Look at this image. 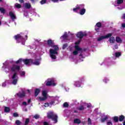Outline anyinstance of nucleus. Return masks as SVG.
Listing matches in <instances>:
<instances>
[{
	"label": "nucleus",
	"mask_w": 125,
	"mask_h": 125,
	"mask_svg": "<svg viewBox=\"0 0 125 125\" xmlns=\"http://www.w3.org/2000/svg\"><path fill=\"white\" fill-rule=\"evenodd\" d=\"M20 70V66L17 65H13L5 68L4 71L6 73H10L9 75L10 78H11L12 83L16 84L18 82V76H17V72Z\"/></svg>",
	"instance_id": "nucleus-1"
},
{
	"label": "nucleus",
	"mask_w": 125,
	"mask_h": 125,
	"mask_svg": "<svg viewBox=\"0 0 125 125\" xmlns=\"http://www.w3.org/2000/svg\"><path fill=\"white\" fill-rule=\"evenodd\" d=\"M44 45H48L52 47L49 50L50 56L52 59H56V56L58 55V50H59V47L58 46L54 45V42L51 40H49L47 41H44L43 42Z\"/></svg>",
	"instance_id": "nucleus-2"
},
{
	"label": "nucleus",
	"mask_w": 125,
	"mask_h": 125,
	"mask_svg": "<svg viewBox=\"0 0 125 125\" xmlns=\"http://www.w3.org/2000/svg\"><path fill=\"white\" fill-rule=\"evenodd\" d=\"M40 60L41 58H39L37 60V61H36L34 62V61L31 59L22 60V59H20L18 61L16 62V63L17 64H20V63L23 62V63H24L25 65H30V64L33 63L34 65H37L38 66L40 64H41V62H40Z\"/></svg>",
	"instance_id": "nucleus-3"
},
{
	"label": "nucleus",
	"mask_w": 125,
	"mask_h": 125,
	"mask_svg": "<svg viewBox=\"0 0 125 125\" xmlns=\"http://www.w3.org/2000/svg\"><path fill=\"white\" fill-rule=\"evenodd\" d=\"M15 39L17 41V42H21L23 45H25V42L28 40L27 35H24V34L21 33L15 36Z\"/></svg>",
	"instance_id": "nucleus-4"
},
{
	"label": "nucleus",
	"mask_w": 125,
	"mask_h": 125,
	"mask_svg": "<svg viewBox=\"0 0 125 125\" xmlns=\"http://www.w3.org/2000/svg\"><path fill=\"white\" fill-rule=\"evenodd\" d=\"M78 10H80V14L81 15H83L85 13V9H84V5H79L77 7L73 8V11L74 12H78Z\"/></svg>",
	"instance_id": "nucleus-5"
},
{
	"label": "nucleus",
	"mask_w": 125,
	"mask_h": 125,
	"mask_svg": "<svg viewBox=\"0 0 125 125\" xmlns=\"http://www.w3.org/2000/svg\"><path fill=\"white\" fill-rule=\"evenodd\" d=\"M80 42H81V39H80L77 42H75V46H74L75 50L72 52L73 55H77L79 53V51H82V48L79 47Z\"/></svg>",
	"instance_id": "nucleus-6"
},
{
	"label": "nucleus",
	"mask_w": 125,
	"mask_h": 125,
	"mask_svg": "<svg viewBox=\"0 0 125 125\" xmlns=\"http://www.w3.org/2000/svg\"><path fill=\"white\" fill-rule=\"evenodd\" d=\"M47 116L49 119H52V120L54 121V123L55 124H56V123H57V118L58 117L55 113L52 112H50L48 113Z\"/></svg>",
	"instance_id": "nucleus-7"
},
{
	"label": "nucleus",
	"mask_w": 125,
	"mask_h": 125,
	"mask_svg": "<svg viewBox=\"0 0 125 125\" xmlns=\"http://www.w3.org/2000/svg\"><path fill=\"white\" fill-rule=\"evenodd\" d=\"M42 97H39V101H44L47 99V91L46 90H43L42 91Z\"/></svg>",
	"instance_id": "nucleus-8"
},
{
	"label": "nucleus",
	"mask_w": 125,
	"mask_h": 125,
	"mask_svg": "<svg viewBox=\"0 0 125 125\" xmlns=\"http://www.w3.org/2000/svg\"><path fill=\"white\" fill-rule=\"evenodd\" d=\"M45 83L46 85L48 86L50 85H53V86L56 85V83H55V80L54 79H48L45 82Z\"/></svg>",
	"instance_id": "nucleus-9"
},
{
	"label": "nucleus",
	"mask_w": 125,
	"mask_h": 125,
	"mask_svg": "<svg viewBox=\"0 0 125 125\" xmlns=\"http://www.w3.org/2000/svg\"><path fill=\"white\" fill-rule=\"evenodd\" d=\"M112 33H109L108 34H106L104 36H101L98 38V41L99 42H100V41H102V40H104V39H109L110 37H112Z\"/></svg>",
	"instance_id": "nucleus-10"
},
{
	"label": "nucleus",
	"mask_w": 125,
	"mask_h": 125,
	"mask_svg": "<svg viewBox=\"0 0 125 125\" xmlns=\"http://www.w3.org/2000/svg\"><path fill=\"white\" fill-rule=\"evenodd\" d=\"M84 36H86V33L82 31L79 32L76 34V37H77V38H79L80 39L83 38Z\"/></svg>",
	"instance_id": "nucleus-11"
},
{
	"label": "nucleus",
	"mask_w": 125,
	"mask_h": 125,
	"mask_svg": "<svg viewBox=\"0 0 125 125\" xmlns=\"http://www.w3.org/2000/svg\"><path fill=\"white\" fill-rule=\"evenodd\" d=\"M9 15L10 16H11V19H12V20H14V19H16V17L15 16V14H14V12H10Z\"/></svg>",
	"instance_id": "nucleus-12"
},
{
	"label": "nucleus",
	"mask_w": 125,
	"mask_h": 125,
	"mask_svg": "<svg viewBox=\"0 0 125 125\" xmlns=\"http://www.w3.org/2000/svg\"><path fill=\"white\" fill-rule=\"evenodd\" d=\"M124 2V0H117V3H113L115 6H118V5L123 3Z\"/></svg>",
	"instance_id": "nucleus-13"
},
{
	"label": "nucleus",
	"mask_w": 125,
	"mask_h": 125,
	"mask_svg": "<svg viewBox=\"0 0 125 125\" xmlns=\"http://www.w3.org/2000/svg\"><path fill=\"white\" fill-rule=\"evenodd\" d=\"M55 103V102H51L49 104H48V103H45L43 106L44 107H48L49 106H50V105H53V104H54Z\"/></svg>",
	"instance_id": "nucleus-14"
},
{
	"label": "nucleus",
	"mask_w": 125,
	"mask_h": 125,
	"mask_svg": "<svg viewBox=\"0 0 125 125\" xmlns=\"http://www.w3.org/2000/svg\"><path fill=\"white\" fill-rule=\"evenodd\" d=\"M24 6L25 8H27L28 9L31 8V6L30 3H25L24 4Z\"/></svg>",
	"instance_id": "nucleus-15"
},
{
	"label": "nucleus",
	"mask_w": 125,
	"mask_h": 125,
	"mask_svg": "<svg viewBox=\"0 0 125 125\" xmlns=\"http://www.w3.org/2000/svg\"><path fill=\"white\" fill-rule=\"evenodd\" d=\"M67 32H65L64 34L61 37L62 41H65L67 39Z\"/></svg>",
	"instance_id": "nucleus-16"
},
{
	"label": "nucleus",
	"mask_w": 125,
	"mask_h": 125,
	"mask_svg": "<svg viewBox=\"0 0 125 125\" xmlns=\"http://www.w3.org/2000/svg\"><path fill=\"white\" fill-rule=\"evenodd\" d=\"M41 92V89L37 88L35 90V96H37V95H39V94Z\"/></svg>",
	"instance_id": "nucleus-17"
},
{
	"label": "nucleus",
	"mask_w": 125,
	"mask_h": 125,
	"mask_svg": "<svg viewBox=\"0 0 125 125\" xmlns=\"http://www.w3.org/2000/svg\"><path fill=\"white\" fill-rule=\"evenodd\" d=\"M74 85L77 87L81 86V83L79 81H76L74 82Z\"/></svg>",
	"instance_id": "nucleus-18"
},
{
	"label": "nucleus",
	"mask_w": 125,
	"mask_h": 125,
	"mask_svg": "<svg viewBox=\"0 0 125 125\" xmlns=\"http://www.w3.org/2000/svg\"><path fill=\"white\" fill-rule=\"evenodd\" d=\"M116 42H118L119 43H121L122 41V39L120 37H117L116 38Z\"/></svg>",
	"instance_id": "nucleus-19"
},
{
	"label": "nucleus",
	"mask_w": 125,
	"mask_h": 125,
	"mask_svg": "<svg viewBox=\"0 0 125 125\" xmlns=\"http://www.w3.org/2000/svg\"><path fill=\"white\" fill-rule=\"evenodd\" d=\"M109 42L110 43H114V42H115V38L110 37L109 38Z\"/></svg>",
	"instance_id": "nucleus-20"
},
{
	"label": "nucleus",
	"mask_w": 125,
	"mask_h": 125,
	"mask_svg": "<svg viewBox=\"0 0 125 125\" xmlns=\"http://www.w3.org/2000/svg\"><path fill=\"white\" fill-rule=\"evenodd\" d=\"M74 124H77L78 125L80 124V123H81V121L80 119H76L74 120Z\"/></svg>",
	"instance_id": "nucleus-21"
},
{
	"label": "nucleus",
	"mask_w": 125,
	"mask_h": 125,
	"mask_svg": "<svg viewBox=\"0 0 125 125\" xmlns=\"http://www.w3.org/2000/svg\"><path fill=\"white\" fill-rule=\"evenodd\" d=\"M17 95H18L19 97H23L25 96V93L24 92L22 93H20L17 94Z\"/></svg>",
	"instance_id": "nucleus-22"
},
{
	"label": "nucleus",
	"mask_w": 125,
	"mask_h": 125,
	"mask_svg": "<svg viewBox=\"0 0 125 125\" xmlns=\"http://www.w3.org/2000/svg\"><path fill=\"white\" fill-rule=\"evenodd\" d=\"M4 111L6 113H8V112L10 111V108H9L8 107H5L4 108Z\"/></svg>",
	"instance_id": "nucleus-23"
},
{
	"label": "nucleus",
	"mask_w": 125,
	"mask_h": 125,
	"mask_svg": "<svg viewBox=\"0 0 125 125\" xmlns=\"http://www.w3.org/2000/svg\"><path fill=\"white\" fill-rule=\"evenodd\" d=\"M123 120H125V116L121 115L119 117L120 122H123Z\"/></svg>",
	"instance_id": "nucleus-24"
},
{
	"label": "nucleus",
	"mask_w": 125,
	"mask_h": 125,
	"mask_svg": "<svg viewBox=\"0 0 125 125\" xmlns=\"http://www.w3.org/2000/svg\"><path fill=\"white\" fill-rule=\"evenodd\" d=\"M113 120L114 121V122H115L116 123H117V122L119 121V117L115 116L113 118Z\"/></svg>",
	"instance_id": "nucleus-25"
},
{
	"label": "nucleus",
	"mask_w": 125,
	"mask_h": 125,
	"mask_svg": "<svg viewBox=\"0 0 125 125\" xmlns=\"http://www.w3.org/2000/svg\"><path fill=\"white\" fill-rule=\"evenodd\" d=\"M0 11L1 13H5V9L3 8H0Z\"/></svg>",
	"instance_id": "nucleus-26"
},
{
	"label": "nucleus",
	"mask_w": 125,
	"mask_h": 125,
	"mask_svg": "<svg viewBox=\"0 0 125 125\" xmlns=\"http://www.w3.org/2000/svg\"><path fill=\"white\" fill-rule=\"evenodd\" d=\"M15 7H17V8H21V5L20 4H18V3H16L15 4Z\"/></svg>",
	"instance_id": "nucleus-27"
},
{
	"label": "nucleus",
	"mask_w": 125,
	"mask_h": 125,
	"mask_svg": "<svg viewBox=\"0 0 125 125\" xmlns=\"http://www.w3.org/2000/svg\"><path fill=\"white\" fill-rule=\"evenodd\" d=\"M20 75L21 77H25V72L24 71L21 72Z\"/></svg>",
	"instance_id": "nucleus-28"
},
{
	"label": "nucleus",
	"mask_w": 125,
	"mask_h": 125,
	"mask_svg": "<svg viewBox=\"0 0 125 125\" xmlns=\"http://www.w3.org/2000/svg\"><path fill=\"white\" fill-rule=\"evenodd\" d=\"M97 27L98 28H100L101 27V23L98 22L96 25V27Z\"/></svg>",
	"instance_id": "nucleus-29"
},
{
	"label": "nucleus",
	"mask_w": 125,
	"mask_h": 125,
	"mask_svg": "<svg viewBox=\"0 0 125 125\" xmlns=\"http://www.w3.org/2000/svg\"><path fill=\"white\" fill-rule=\"evenodd\" d=\"M119 56H121V53H120V52L115 53V57H119Z\"/></svg>",
	"instance_id": "nucleus-30"
},
{
	"label": "nucleus",
	"mask_w": 125,
	"mask_h": 125,
	"mask_svg": "<svg viewBox=\"0 0 125 125\" xmlns=\"http://www.w3.org/2000/svg\"><path fill=\"white\" fill-rule=\"evenodd\" d=\"M46 2V0H42L41 1V4H44V3H45Z\"/></svg>",
	"instance_id": "nucleus-31"
},
{
	"label": "nucleus",
	"mask_w": 125,
	"mask_h": 125,
	"mask_svg": "<svg viewBox=\"0 0 125 125\" xmlns=\"http://www.w3.org/2000/svg\"><path fill=\"white\" fill-rule=\"evenodd\" d=\"M29 122H30V120H29V119H26L25 125H28V124H29Z\"/></svg>",
	"instance_id": "nucleus-32"
},
{
	"label": "nucleus",
	"mask_w": 125,
	"mask_h": 125,
	"mask_svg": "<svg viewBox=\"0 0 125 125\" xmlns=\"http://www.w3.org/2000/svg\"><path fill=\"white\" fill-rule=\"evenodd\" d=\"M107 119H108V117H106L104 118H103V119H102V123H104V122H105V121H106V120H107Z\"/></svg>",
	"instance_id": "nucleus-33"
},
{
	"label": "nucleus",
	"mask_w": 125,
	"mask_h": 125,
	"mask_svg": "<svg viewBox=\"0 0 125 125\" xmlns=\"http://www.w3.org/2000/svg\"><path fill=\"white\" fill-rule=\"evenodd\" d=\"M16 124L17 125H20L21 124V122L19 120H17L16 122Z\"/></svg>",
	"instance_id": "nucleus-34"
},
{
	"label": "nucleus",
	"mask_w": 125,
	"mask_h": 125,
	"mask_svg": "<svg viewBox=\"0 0 125 125\" xmlns=\"http://www.w3.org/2000/svg\"><path fill=\"white\" fill-rule=\"evenodd\" d=\"M88 125H91V120L90 118L88 119Z\"/></svg>",
	"instance_id": "nucleus-35"
},
{
	"label": "nucleus",
	"mask_w": 125,
	"mask_h": 125,
	"mask_svg": "<svg viewBox=\"0 0 125 125\" xmlns=\"http://www.w3.org/2000/svg\"><path fill=\"white\" fill-rule=\"evenodd\" d=\"M84 109V107L83 106H81L79 107V110L80 111H82Z\"/></svg>",
	"instance_id": "nucleus-36"
},
{
	"label": "nucleus",
	"mask_w": 125,
	"mask_h": 125,
	"mask_svg": "<svg viewBox=\"0 0 125 125\" xmlns=\"http://www.w3.org/2000/svg\"><path fill=\"white\" fill-rule=\"evenodd\" d=\"M67 46H68V45L67 44H63V45L62 46L63 49H65V48H66V47H67Z\"/></svg>",
	"instance_id": "nucleus-37"
},
{
	"label": "nucleus",
	"mask_w": 125,
	"mask_h": 125,
	"mask_svg": "<svg viewBox=\"0 0 125 125\" xmlns=\"http://www.w3.org/2000/svg\"><path fill=\"white\" fill-rule=\"evenodd\" d=\"M69 106V104H68V103H65L64 104H63V106L64 107H68Z\"/></svg>",
	"instance_id": "nucleus-38"
},
{
	"label": "nucleus",
	"mask_w": 125,
	"mask_h": 125,
	"mask_svg": "<svg viewBox=\"0 0 125 125\" xmlns=\"http://www.w3.org/2000/svg\"><path fill=\"white\" fill-rule=\"evenodd\" d=\"M34 118L35 119H39V118H40V116L39 115H36L35 116H34Z\"/></svg>",
	"instance_id": "nucleus-39"
},
{
	"label": "nucleus",
	"mask_w": 125,
	"mask_h": 125,
	"mask_svg": "<svg viewBox=\"0 0 125 125\" xmlns=\"http://www.w3.org/2000/svg\"><path fill=\"white\" fill-rule=\"evenodd\" d=\"M13 116L14 117H18V114L17 113H14L13 114Z\"/></svg>",
	"instance_id": "nucleus-40"
},
{
	"label": "nucleus",
	"mask_w": 125,
	"mask_h": 125,
	"mask_svg": "<svg viewBox=\"0 0 125 125\" xmlns=\"http://www.w3.org/2000/svg\"><path fill=\"white\" fill-rule=\"evenodd\" d=\"M2 86H3V87H5V86H6V84L5 83H2Z\"/></svg>",
	"instance_id": "nucleus-41"
},
{
	"label": "nucleus",
	"mask_w": 125,
	"mask_h": 125,
	"mask_svg": "<svg viewBox=\"0 0 125 125\" xmlns=\"http://www.w3.org/2000/svg\"><path fill=\"white\" fill-rule=\"evenodd\" d=\"M24 16H25V17H27V16H28V13L27 12H25L24 13Z\"/></svg>",
	"instance_id": "nucleus-42"
},
{
	"label": "nucleus",
	"mask_w": 125,
	"mask_h": 125,
	"mask_svg": "<svg viewBox=\"0 0 125 125\" xmlns=\"http://www.w3.org/2000/svg\"><path fill=\"white\" fill-rule=\"evenodd\" d=\"M107 125H113V124L111 122H108L107 123Z\"/></svg>",
	"instance_id": "nucleus-43"
},
{
	"label": "nucleus",
	"mask_w": 125,
	"mask_h": 125,
	"mask_svg": "<svg viewBox=\"0 0 125 125\" xmlns=\"http://www.w3.org/2000/svg\"><path fill=\"white\" fill-rule=\"evenodd\" d=\"M54 100L56 101V100H58V99H59V97H56L55 98H54Z\"/></svg>",
	"instance_id": "nucleus-44"
},
{
	"label": "nucleus",
	"mask_w": 125,
	"mask_h": 125,
	"mask_svg": "<svg viewBox=\"0 0 125 125\" xmlns=\"http://www.w3.org/2000/svg\"><path fill=\"white\" fill-rule=\"evenodd\" d=\"M22 105H24V106L27 105V103L25 102H23L22 103Z\"/></svg>",
	"instance_id": "nucleus-45"
},
{
	"label": "nucleus",
	"mask_w": 125,
	"mask_h": 125,
	"mask_svg": "<svg viewBox=\"0 0 125 125\" xmlns=\"http://www.w3.org/2000/svg\"><path fill=\"white\" fill-rule=\"evenodd\" d=\"M6 66V62L3 63V66H2V68H4Z\"/></svg>",
	"instance_id": "nucleus-46"
},
{
	"label": "nucleus",
	"mask_w": 125,
	"mask_h": 125,
	"mask_svg": "<svg viewBox=\"0 0 125 125\" xmlns=\"http://www.w3.org/2000/svg\"><path fill=\"white\" fill-rule=\"evenodd\" d=\"M52 1H53V2H57L58 1V0H51Z\"/></svg>",
	"instance_id": "nucleus-47"
},
{
	"label": "nucleus",
	"mask_w": 125,
	"mask_h": 125,
	"mask_svg": "<svg viewBox=\"0 0 125 125\" xmlns=\"http://www.w3.org/2000/svg\"><path fill=\"white\" fill-rule=\"evenodd\" d=\"M43 125H48V123H47V122H44Z\"/></svg>",
	"instance_id": "nucleus-48"
},
{
	"label": "nucleus",
	"mask_w": 125,
	"mask_h": 125,
	"mask_svg": "<svg viewBox=\"0 0 125 125\" xmlns=\"http://www.w3.org/2000/svg\"><path fill=\"white\" fill-rule=\"evenodd\" d=\"M69 50H70V51H72V46H69Z\"/></svg>",
	"instance_id": "nucleus-49"
},
{
	"label": "nucleus",
	"mask_w": 125,
	"mask_h": 125,
	"mask_svg": "<svg viewBox=\"0 0 125 125\" xmlns=\"http://www.w3.org/2000/svg\"><path fill=\"white\" fill-rule=\"evenodd\" d=\"M122 18H123V19H125V14H123Z\"/></svg>",
	"instance_id": "nucleus-50"
},
{
	"label": "nucleus",
	"mask_w": 125,
	"mask_h": 125,
	"mask_svg": "<svg viewBox=\"0 0 125 125\" xmlns=\"http://www.w3.org/2000/svg\"><path fill=\"white\" fill-rule=\"evenodd\" d=\"M122 27H123V28H125V23H123V24H122Z\"/></svg>",
	"instance_id": "nucleus-51"
},
{
	"label": "nucleus",
	"mask_w": 125,
	"mask_h": 125,
	"mask_svg": "<svg viewBox=\"0 0 125 125\" xmlns=\"http://www.w3.org/2000/svg\"><path fill=\"white\" fill-rule=\"evenodd\" d=\"M114 48H115V49H117V48H118V46H117V45H115V46H114Z\"/></svg>",
	"instance_id": "nucleus-52"
},
{
	"label": "nucleus",
	"mask_w": 125,
	"mask_h": 125,
	"mask_svg": "<svg viewBox=\"0 0 125 125\" xmlns=\"http://www.w3.org/2000/svg\"><path fill=\"white\" fill-rule=\"evenodd\" d=\"M28 103H31V100H28L27 101Z\"/></svg>",
	"instance_id": "nucleus-53"
},
{
	"label": "nucleus",
	"mask_w": 125,
	"mask_h": 125,
	"mask_svg": "<svg viewBox=\"0 0 125 125\" xmlns=\"http://www.w3.org/2000/svg\"><path fill=\"white\" fill-rule=\"evenodd\" d=\"M20 2H23L24 1L23 0H19Z\"/></svg>",
	"instance_id": "nucleus-54"
},
{
	"label": "nucleus",
	"mask_w": 125,
	"mask_h": 125,
	"mask_svg": "<svg viewBox=\"0 0 125 125\" xmlns=\"http://www.w3.org/2000/svg\"><path fill=\"white\" fill-rule=\"evenodd\" d=\"M95 30H96V31H97V32H98V30H99V28H96V27Z\"/></svg>",
	"instance_id": "nucleus-55"
},
{
	"label": "nucleus",
	"mask_w": 125,
	"mask_h": 125,
	"mask_svg": "<svg viewBox=\"0 0 125 125\" xmlns=\"http://www.w3.org/2000/svg\"><path fill=\"white\" fill-rule=\"evenodd\" d=\"M123 125H125V120L124 122H123Z\"/></svg>",
	"instance_id": "nucleus-56"
},
{
	"label": "nucleus",
	"mask_w": 125,
	"mask_h": 125,
	"mask_svg": "<svg viewBox=\"0 0 125 125\" xmlns=\"http://www.w3.org/2000/svg\"><path fill=\"white\" fill-rule=\"evenodd\" d=\"M90 106V105H88L87 106V108H89Z\"/></svg>",
	"instance_id": "nucleus-57"
},
{
	"label": "nucleus",
	"mask_w": 125,
	"mask_h": 125,
	"mask_svg": "<svg viewBox=\"0 0 125 125\" xmlns=\"http://www.w3.org/2000/svg\"><path fill=\"white\" fill-rule=\"evenodd\" d=\"M104 83H106V79H105L104 80Z\"/></svg>",
	"instance_id": "nucleus-58"
},
{
	"label": "nucleus",
	"mask_w": 125,
	"mask_h": 125,
	"mask_svg": "<svg viewBox=\"0 0 125 125\" xmlns=\"http://www.w3.org/2000/svg\"><path fill=\"white\" fill-rule=\"evenodd\" d=\"M28 92H30V90H27Z\"/></svg>",
	"instance_id": "nucleus-59"
},
{
	"label": "nucleus",
	"mask_w": 125,
	"mask_h": 125,
	"mask_svg": "<svg viewBox=\"0 0 125 125\" xmlns=\"http://www.w3.org/2000/svg\"><path fill=\"white\" fill-rule=\"evenodd\" d=\"M1 25V21H0V25Z\"/></svg>",
	"instance_id": "nucleus-60"
},
{
	"label": "nucleus",
	"mask_w": 125,
	"mask_h": 125,
	"mask_svg": "<svg viewBox=\"0 0 125 125\" xmlns=\"http://www.w3.org/2000/svg\"><path fill=\"white\" fill-rule=\"evenodd\" d=\"M23 111H27V109H25V110H23Z\"/></svg>",
	"instance_id": "nucleus-61"
},
{
	"label": "nucleus",
	"mask_w": 125,
	"mask_h": 125,
	"mask_svg": "<svg viewBox=\"0 0 125 125\" xmlns=\"http://www.w3.org/2000/svg\"><path fill=\"white\" fill-rule=\"evenodd\" d=\"M61 1H63V0H60Z\"/></svg>",
	"instance_id": "nucleus-62"
},
{
	"label": "nucleus",
	"mask_w": 125,
	"mask_h": 125,
	"mask_svg": "<svg viewBox=\"0 0 125 125\" xmlns=\"http://www.w3.org/2000/svg\"><path fill=\"white\" fill-rule=\"evenodd\" d=\"M36 48V47L35 46H34V47H33V48Z\"/></svg>",
	"instance_id": "nucleus-63"
},
{
	"label": "nucleus",
	"mask_w": 125,
	"mask_h": 125,
	"mask_svg": "<svg viewBox=\"0 0 125 125\" xmlns=\"http://www.w3.org/2000/svg\"><path fill=\"white\" fill-rule=\"evenodd\" d=\"M31 0V1H34V0Z\"/></svg>",
	"instance_id": "nucleus-64"
}]
</instances>
